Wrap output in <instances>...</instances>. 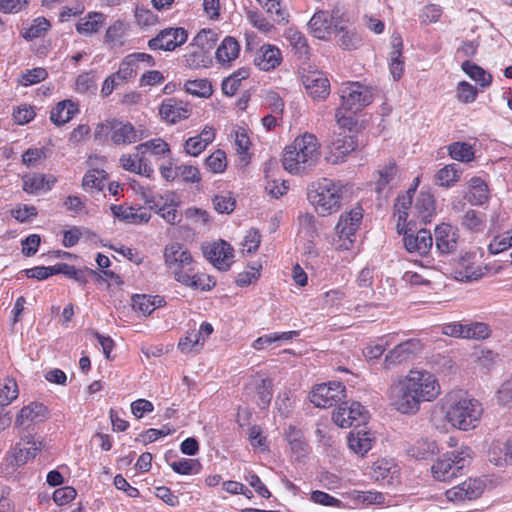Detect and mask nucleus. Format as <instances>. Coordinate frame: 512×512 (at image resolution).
<instances>
[{
    "mask_svg": "<svg viewBox=\"0 0 512 512\" xmlns=\"http://www.w3.org/2000/svg\"><path fill=\"white\" fill-rule=\"evenodd\" d=\"M203 342L196 330L187 332V335L180 339L178 347L182 352H190L192 350H198V347H202Z\"/></svg>",
    "mask_w": 512,
    "mask_h": 512,
    "instance_id": "60",
    "label": "nucleus"
},
{
    "mask_svg": "<svg viewBox=\"0 0 512 512\" xmlns=\"http://www.w3.org/2000/svg\"><path fill=\"white\" fill-rule=\"evenodd\" d=\"M217 41V34L212 30H201L194 37L193 42L190 44L192 48L202 52L203 54L213 48Z\"/></svg>",
    "mask_w": 512,
    "mask_h": 512,
    "instance_id": "45",
    "label": "nucleus"
},
{
    "mask_svg": "<svg viewBox=\"0 0 512 512\" xmlns=\"http://www.w3.org/2000/svg\"><path fill=\"white\" fill-rule=\"evenodd\" d=\"M136 151L142 155L151 152L154 155H164L170 153L169 145L162 139H152L135 147Z\"/></svg>",
    "mask_w": 512,
    "mask_h": 512,
    "instance_id": "50",
    "label": "nucleus"
},
{
    "mask_svg": "<svg viewBox=\"0 0 512 512\" xmlns=\"http://www.w3.org/2000/svg\"><path fill=\"white\" fill-rule=\"evenodd\" d=\"M393 50L390 54V72L394 80H399L404 72L402 59V39L400 35L393 34L391 38Z\"/></svg>",
    "mask_w": 512,
    "mask_h": 512,
    "instance_id": "31",
    "label": "nucleus"
},
{
    "mask_svg": "<svg viewBox=\"0 0 512 512\" xmlns=\"http://www.w3.org/2000/svg\"><path fill=\"white\" fill-rule=\"evenodd\" d=\"M240 51L238 41L231 37H225L216 50L215 57L219 63L225 64L235 60Z\"/></svg>",
    "mask_w": 512,
    "mask_h": 512,
    "instance_id": "32",
    "label": "nucleus"
},
{
    "mask_svg": "<svg viewBox=\"0 0 512 512\" xmlns=\"http://www.w3.org/2000/svg\"><path fill=\"white\" fill-rule=\"evenodd\" d=\"M165 263L176 281L187 282L189 274L194 272L191 253L180 243L167 245L164 250Z\"/></svg>",
    "mask_w": 512,
    "mask_h": 512,
    "instance_id": "5",
    "label": "nucleus"
},
{
    "mask_svg": "<svg viewBox=\"0 0 512 512\" xmlns=\"http://www.w3.org/2000/svg\"><path fill=\"white\" fill-rule=\"evenodd\" d=\"M471 458L472 450L468 446L446 452L431 466L432 475L436 480L449 481L462 473Z\"/></svg>",
    "mask_w": 512,
    "mask_h": 512,
    "instance_id": "4",
    "label": "nucleus"
},
{
    "mask_svg": "<svg viewBox=\"0 0 512 512\" xmlns=\"http://www.w3.org/2000/svg\"><path fill=\"white\" fill-rule=\"evenodd\" d=\"M356 146L355 136L346 130L334 131L329 144L330 151L336 159L345 157L354 151Z\"/></svg>",
    "mask_w": 512,
    "mask_h": 512,
    "instance_id": "24",
    "label": "nucleus"
},
{
    "mask_svg": "<svg viewBox=\"0 0 512 512\" xmlns=\"http://www.w3.org/2000/svg\"><path fill=\"white\" fill-rule=\"evenodd\" d=\"M106 176L107 174L104 170H89L83 177L82 186L84 189L102 190Z\"/></svg>",
    "mask_w": 512,
    "mask_h": 512,
    "instance_id": "52",
    "label": "nucleus"
},
{
    "mask_svg": "<svg viewBox=\"0 0 512 512\" xmlns=\"http://www.w3.org/2000/svg\"><path fill=\"white\" fill-rule=\"evenodd\" d=\"M302 83L307 94L316 101L325 100L330 94V82L323 72L313 70L302 75Z\"/></svg>",
    "mask_w": 512,
    "mask_h": 512,
    "instance_id": "16",
    "label": "nucleus"
},
{
    "mask_svg": "<svg viewBox=\"0 0 512 512\" xmlns=\"http://www.w3.org/2000/svg\"><path fill=\"white\" fill-rule=\"evenodd\" d=\"M47 418V408L38 402L24 406L15 420V427L28 429L31 425L42 422Z\"/></svg>",
    "mask_w": 512,
    "mask_h": 512,
    "instance_id": "20",
    "label": "nucleus"
},
{
    "mask_svg": "<svg viewBox=\"0 0 512 512\" xmlns=\"http://www.w3.org/2000/svg\"><path fill=\"white\" fill-rule=\"evenodd\" d=\"M131 304L134 310L142 312L143 315H150L156 308L162 307L165 301L159 295L135 294L131 298Z\"/></svg>",
    "mask_w": 512,
    "mask_h": 512,
    "instance_id": "30",
    "label": "nucleus"
},
{
    "mask_svg": "<svg viewBox=\"0 0 512 512\" xmlns=\"http://www.w3.org/2000/svg\"><path fill=\"white\" fill-rule=\"evenodd\" d=\"M461 68L463 72L469 78L476 81L481 88L489 87L492 84V75L476 63L466 60L462 63Z\"/></svg>",
    "mask_w": 512,
    "mask_h": 512,
    "instance_id": "37",
    "label": "nucleus"
},
{
    "mask_svg": "<svg viewBox=\"0 0 512 512\" xmlns=\"http://www.w3.org/2000/svg\"><path fill=\"white\" fill-rule=\"evenodd\" d=\"M126 29V24L123 21H115L106 30L105 41L113 46H122Z\"/></svg>",
    "mask_w": 512,
    "mask_h": 512,
    "instance_id": "47",
    "label": "nucleus"
},
{
    "mask_svg": "<svg viewBox=\"0 0 512 512\" xmlns=\"http://www.w3.org/2000/svg\"><path fill=\"white\" fill-rule=\"evenodd\" d=\"M342 108L349 111H360L373 101L372 89L360 82H349L342 86Z\"/></svg>",
    "mask_w": 512,
    "mask_h": 512,
    "instance_id": "10",
    "label": "nucleus"
},
{
    "mask_svg": "<svg viewBox=\"0 0 512 512\" xmlns=\"http://www.w3.org/2000/svg\"><path fill=\"white\" fill-rule=\"evenodd\" d=\"M186 40L187 32L184 28H166L148 41V47L152 50L172 51Z\"/></svg>",
    "mask_w": 512,
    "mask_h": 512,
    "instance_id": "15",
    "label": "nucleus"
},
{
    "mask_svg": "<svg viewBox=\"0 0 512 512\" xmlns=\"http://www.w3.org/2000/svg\"><path fill=\"white\" fill-rule=\"evenodd\" d=\"M273 384L270 379H261L259 384L256 386V392L259 397V406L261 408H266L269 406L272 395H273Z\"/></svg>",
    "mask_w": 512,
    "mask_h": 512,
    "instance_id": "58",
    "label": "nucleus"
},
{
    "mask_svg": "<svg viewBox=\"0 0 512 512\" xmlns=\"http://www.w3.org/2000/svg\"><path fill=\"white\" fill-rule=\"evenodd\" d=\"M338 10H333L331 14L328 11L320 10L316 12L310 19L308 27L314 37L326 40L332 31L337 33L344 30L341 17Z\"/></svg>",
    "mask_w": 512,
    "mask_h": 512,
    "instance_id": "11",
    "label": "nucleus"
},
{
    "mask_svg": "<svg viewBox=\"0 0 512 512\" xmlns=\"http://www.w3.org/2000/svg\"><path fill=\"white\" fill-rule=\"evenodd\" d=\"M181 284L194 288L200 289L202 291H209L215 286V281L205 274H189V279L187 282H180Z\"/></svg>",
    "mask_w": 512,
    "mask_h": 512,
    "instance_id": "53",
    "label": "nucleus"
},
{
    "mask_svg": "<svg viewBox=\"0 0 512 512\" xmlns=\"http://www.w3.org/2000/svg\"><path fill=\"white\" fill-rule=\"evenodd\" d=\"M484 223L485 215L475 210L466 211L461 221L462 226L472 232L482 231Z\"/></svg>",
    "mask_w": 512,
    "mask_h": 512,
    "instance_id": "49",
    "label": "nucleus"
},
{
    "mask_svg": "<svg viewBox=\"0 0 512 512\" xmlns=\"http://www.w3.org/2000/svg\"><path fill=\"white\" fill-rule=\"evenodd\" d=\"M435 214V201L433 196L427 192H421L415 201L411 215L420 222L429 223Z\"/></svg>",
    "mask_w": 512,
    "mask_h": 512,
    "instance_id": "28",
    "label": "nucleus"
},
{
    "mask_svg": "<svg viewBox=\"0 0 512 512\" xmlns=\"http://www.w3.org/2000/svg\"><path fill=\"white\" fill-rule=\"evenodd\" d=\"M491 330L488 324L483 322H472L465 324L466 339L483 340L489 337Z\"/></svg>",
    "mask_w": 512,
    "mask_h": 512,
    "instance_id": "55",
    "label": "nucleus"
},
{
    "mask_svg": "<svg viewBox=\"0 0 512 512\" xmlns=\"http://www.w3.org/2000/svg\"><path fill=\"white\" fill-rule=\"evenodd\" d=\"M141 139L142 132L136 130L131 123L113 119L111 141L115 145H128Z\"/></svg>",
    "mask_w": 512,
    "mask_h": 512,
    "instance_id": "23",
    "label": "nucleus"
},
{
    "mask_svg": "<svg viewBox=\"0 0 512 512\" xmlns=\"http://www.w3.org/2000/svg\"><path fill=\"white\" fill-rule=\"evenodd\" d=\"M266 12L271 16L273 21L278 24H286L289 21V12L281 3V0H256Z\"/></svg>",
    "mask_w": 512,
    "mask_h": 512,
    "instance_id": "38",
    "label": "nucleus"
},
{
    "mask_svg": "<svg viewBox=\"0 0 512 512\" xmlns=\"http://www.w3.org/2000/svg\"><path fill=\"white\" fill-rule=\"evenodd\" d=\"M282 60L280 50L274 45H263L257 52L254 63L260 70L269 71L280 65Z\"/></svg>",
    "mask_w": 512,
    "mask_h": 512,
    "instance_id": "27",
    "label": "nucleus"
},
{
    "mask_svg": "<svg viewBox=\"0 0 512 512\" xmlns=\"http://www.w3.org/2000/svg\"><path fill=\"white\" fill-rule=\"evenodd\" d=\"M159 114L162 119L174 124L180 120L189 118L191 111L182 101L170 98L163 101L159 109Z\"/></svg>",
    "mask_w": 512,
    "mask_h": 512,
    "instance_id": "25",
    "label": "nucleus"
},
{
    "mask_svg": "<svg viewBox=\"0 0 512 512\" xmlns=\"http://www.w3.org/2000/svg\"><path fill=\"white\" fill-rule=\"evenodd\" d=\"M368 419L367 410L359 402H342L332 414L333 422L341 428L357 429L365 425Z\"/></svg>",
    "mask_w": 512,
    "mask_h": 512,
    "instance_id": "9",
    "label": "nucleus"
},
{
    "mask_svg": "<svg viewBox=\"0 0 512 512\" xmlns=\"http://www.w3.org/2000/svg\"><path fill=\"white\" fill-rule=\"evenodd\" d=\"M286 37L289 40L291 46L296 50V52L302 57L307 56L309 53V46L307 43V39L305 36L293 29H289L286 33Z\"/></svg>",
    "mask_w": 512,
    "mask_h": 512,
    "instance_id": "54",
    "label": "nucleus"
},
{
    "mask_svg": "<svg viewBox=\"0 0 512 512\" xmlns=\"http://www.w3.org/2000/svg\"><path fill=\"white\" fill-rule=\"evenodd\" d=\"M299 225L304 230L308 237L314 238L318 234V227L316 219L312 214L304 213L298 217Z\"/></svg>",
    "mask_w": 512,
    "mask_h": 512,
    "instance_id": "62",
    "label": "nucleus"
},
{
    "mask_svg": "<svg viewBox=\"0 0 512 512\" xmlns=\"http://www.w3.org/2000/svg\"><path fill=\"white\" fill-rule=\"evenodd\" d=\"M43 447L42 441L35 438L33 434L21 435L20 441L13 448V461L17 466H22L28 460L36 457Z\"/></svg>",
    "mask_w": 512,
    "mask_h": 512,
    "instance_id": "17",
    "label": "nucleus"
},
{
    "mask_svg": "<svg viewBox=\"0 0 512 512\" xmlns=\"http://www.w3.org/2000/svg\"><path fill=\"white\" fill-rule=\"evenodd\" d=\"M234 250L232 246L224 241L219 240L203 247V254L217 269L227 271L232 262Z\"/></svg>",
    "mask_w": 512,
    "mask_h": 512,
    "instance_id": "14",
    "label": "nucleus"
},
{
    "mask_svg": "<svg viewBox=\"0 0 512 512\" xmlns=\"http://www.w3.org/2000/svg\"><path fill=\"white\" fill-rule=\"evenodd\" d=\"M307 196L316 212L326 216L339 209L342 198L341 187L338 183L323 178L310 186Z\"/></svg>",
    "mask_w": 512,
    "mask_h": 512,
    "instance_id": "3",
    "label": "nucleus"
},
{
    "mask_svg": "<svg viewBox=\"0 0 512 512\" xmlns=\"http://www.w3.org/2000/svg\"><path fill=\"white\" fill-rule=\"evenodd\" d=\"M345 397V386L340 382L319 384L310 393V401L319 408L331 407Z\"/></svg>",
    "mask_w": 512,
    "mask_h": 512,
    "instance_id": "12",
    "label": "nucleus"
},
{
    "mask_svg": "<svg viewBox=\"0 0 512 512\" xmlns=\"http://www.w3.org/2000/svg\"><path fill=\"white\" fill-rule=\"evenodd\" d=\"M378 179L375 182V190L381 194L387 186L393 184L397 175V166L395 162H389L382 169L378 170Z\"/></svg>",
    "mask_w": 512,
    "mask_h": 512,
    "instance_id": "43",
    "label": "nucleus"
},
{
    "mask_svg": "<svg viewBox=\"0 0 512 512\" xmlns=\"http://www.w3.org/2000/svg\"><path fill=\"white\" fill-rule=\"evenodd\" d=\"M473 255L465 253L455 260L454 278L458 281L469 282L482 277L483 272L479 266L471 261Z\"/></svg>",
    "mask_w": 512,
    "mask_h": 512,
    "instance_id": "21",
    "label": "nucleus"
},
{
    "mask_svg": "<svg viewBox=\"0 0 512 512\" xmlns=\"http://www.w3.org/2000/svg\"><path fill=\"white\" fill-rule=\"evenodd\" d=\"M403 242L405 249L410 253L425 255L433 245V238L429 230L420 229L415 235L403 229Z\"/></svg>",
    "mask_w": 512,
    "mask_h": 512,
    "instance_id": "19",
    "label": "nucleus"
},
{
    "mask_svg": "<svg viewBox=\"0 0 512 512\" xmlns=\"http://www.w3.org/2000/svg\"><path fill=\"white\" fill-rule=\"evenodd\" d=\"M388 395L391 405L402 414L413 415L420 409L421 402L404 378L390 386Z\"/></svg>",
    "mask_w": 512,
    "mask_h": 512,
    "instance_id": "8",
    "label": "nucleus"
},
{
    "mask_svg": "<svg viewBox=\"0 0 512 512\" xmlns=\"http://www.w3.org/2000/svg\"><path fill=\"white\" fill-rule=\"evenodd\" d=\"M76 495V490L73 487H61L54 491L53 500L57 505H65L74 500Z\"/></svg>",
    "mask_w": 512,
    "mask_h": 512,
    "instance_id": "64",
    "label": "nucleus"
},
{
    "mask_svg": "<svg viewBox=\"0 0 512 512\" xmlns=\"http://www.w3.org/2000/svg\"><path fill=\"white\" fill-rule=\"evenodd\" d=\"M55 181L54 178L50 181L46 179L45 175L39 173L25 176L23 178V190L29 194H35L44 189H51Z\"/></svg>",
    "mask_w": 512,
    "mask_h": 512,
    "instance_id": "39",
    "label": "nucleus"
},
{
    "mask_svg": "<svg viewBox=\"0 0 512 512\" xmlns=\"http://www.w3.org/2000/svg\"><path fill=\"white\" fill-rule=\"evenodd\" d=\"M404 379L420 402L433 401L441 393L437 378L426 370H410Z\"/></svg>",
    "mask_w": 512,
    "mask_h": 512,
    "instance_id": "6",
    "label": "nucleus"
},
{
    "mask_svg": "<svg viewBox=\"0 0 512 512\" xmlns=\"http://www.w3.org/2000/svg\"><path fill=\"white\" fill-rule=\"evenodd\" d=\"M478 95L477 88L467 81H461L457 85L456 98L459 102L464 104L472 103L476 100Z\"/></svg>",
    "mask_w": 512,
    "mask_h": 512,
    "instance_id": "57",
    "label": "nucleus"
},
{
    "mask_svg": "<svg viewBox=\"0 0 512 512\" xmlns=\"http://www.w3.org/2000/svg\"><path fill=\"white\" fill-rule=\"evenodd\" d=\"M449 156L460 162H470L474 158L473 147L466 142H454L448 146Z\"/></svg>",
    "mask_w": 512,
    "mask_h": 512,
    "instance_id": "46",
    "label": "nucleus"
},
{
    "mask_svg": "<svg viewBox=\"0 0 512 512\" xmlns=\"http://www.w3.org/2000/svg\"><path fill=\"white\" fill-rule=\"evenodd\" d=\"M444 408L447 421L462 431L476 428L483 414L482 404L461 390L445 396Z\"/></svg>",
    "mask_w": 512,
    "mask_h": 512,
    "instance_id": "1",
    "label": "nucleus"
},
{
    "mask_svg": "<svg viewBox=\"0 0 512 512\" xmlns=\"http://www.w3.org/2000/svg\"><path fill=\"white\" fill-rule=\"evenodd\" d=\"M57 274H64L68 278H71L78 282L80 285H85L87 282V275H96V271L92 269H77L72 265L66 263L57 264Z\"/></svg>",
    "mask_w": 512,
    "mask_h": 512,
    "instance_id": "41",
    "label": "nucleus"
},
{
    "mask_svg": "<svg viewBox=\"0 0 512 512\" xmlns=\"http://www.w3.org/2000/svg\"><path fill=\"white\" fill-rule=\"evenodd\" d=\"M319 143L315 135L305 133L284 149L283 168L292 174H301L314 167L320 157Z\"/></svg>",
    "mask_w": 512,
    "mask_h": 512,
    "instance_id": "2",
    "label": "nucleus"
},
{
    "mask_svg": "<svg viewBox=\"0 0 512 512\" xmlns=\"http://www.w3.org/2000/svg\"><path fill=\"white\" fill-rule=\"evenodd\" d=\"M348 446L353 452L364 455L372 448V438L364 429L353 430L348 435Z\"/></svg>",
    "mask_w": 512,
    "mask_h": 512,
    "instance_id": "35",
    "label": "nucleus"
},
{
    "mask_svg": "<svg viewBox=\"0 0 512 512\" xmlns=\"http://www.w3.org/2000/svg\"><path fill=\"white\" fill-rule=\"evenodd\" d=\"M110 210L114 217L130 224L147 223L151 218L150 213L142 211L140 208L135 209L133 207L125 205L113 204L110 206Z\"/></svg>",
    "mask_w": 512,
    "mask_h": 512,
    "instance_id": "29",
    "label": "nucleus"
},
{
    "mask_svg": "<svg viewBox=\"0 0 512 512\" xmlns=\"http://www.w3.org/2000/svg\"><path fill=\"white\" fill-rule=\"evenodd\" d=\"M76 112H78L77 106L71 100H63L52 109L50 120L60 126L69 122Z\"/></svg>",
    "mask_w": 512,
    "mask_h": 512,
    "instance_id": "34",
    "label": "nucleus"
},
{
    "mask_svg": "<svg viewBox=\"0 0 512 512\" xmlns=\"http://www.w3.org/2000/svg\"><path fill=\"white\" fill-rule=\"evenodd\" d=\"M138 66L133 62V58L127 55L120 63L118 71L115 73L120 81H125L134 77L137 74Z\"/></svg>",
    "mask_w": 512,
    "mask_h": 512,
    "instance_id": "61",
    "label": "nucleus"
},
{
    "mask_svg": "<svg viewBox=\"0 0 512 512\" xmlns=\"http://www.w3.org/2000/svg\"><path fill=\"white\" fill-rule=\"evenodd\" d=\"M483 492L482 482L477 479H468L445 492L450 502H462L478 498Z\"/></svg>",
    "mask_w": 512,
    "mask_h": 512,
    "instance_id": "18",
    "label": "nucleus"
},
{
    "mask_svg": "<svg viewBox=\"0 0 512 512\" xmlns=\"http://www.w3.org/2000/svg\"><path fill=\"white\" fill-rule=\"evenodd\" d=\"M424 348L422 341L418 338L408 339L399 343L391 349L384 359V368L389 369L391 366L402 364L419 355Z\"/></svg>",
    "mask_w": 512,
    "mask_h": 512,
    "instance_id": "13",
    "label": "nucleus"
},
{
    "mask_svg": "<svg viewBox=\"0 0 512 512\" xmlns=\"http://www.w3.org/2000/svg\"><path fill=\"white\" fill-rule=\"evenodd\" d=\"M436 248L441 254H450L457 249L458 234L449 224H441L435 229Z\"/></svg>",
    "mask_w": 512,
    "mask_h": 512,
    "instance_id": "22",
    "label": "nucleus"
},
{
    "mask_svg": "<svg viewBox=\"0 0 512 512\" xmlns=\"http://www.w3.org/2000/svg\"><path fill=\"white\" fill-rule=\"evenodd\" d=\"M50 22L44 17H38L21 30V36L30 41L44 35L50 28Z\"/></svg>",
    "mask_w": 512,
    "mask_h": 512,
    "instance_id": "42",
    "label": "nucleus"
},
{
    "mask_svg": "<svg viewBox=\"0 0 512 512\" xmlns=\"http://www.w3.org/2000/svg\"><path fill=\"white\" fill-rule=\"evenodd\" d=\"M436 448L435 442L420 439L407 449V453L415 459H428L435 453Z\"/></svg>",
    "mask_w": 512,
    "mask_h": 512,
    "instance_id": "44",
    "label": "nucleus"
},
{
    "mask_svg": "<svg viewBox=\"0 0 512 512\" xmlns=\"http://www.w3.org/2000/svg\"><path fill=\"white\" fill-rule=\"evenodd\" d=\"M172 470L181 475H190L198 473L201 468V464L196 459H181L174 461L170 464Z\"/></svg>",
    "mask_w": 512,
    "mask_h": 512,
    "instance_id": "56",
    "label": "nucleus"
},
{
    "mask_svg": "<svg viewBox=\"0 0 512 512\" xmlns=\"http://www.w3.org/2000/svg\"><path fill=\"white\" fill-rule=\"evenodd\" d=\"M419 178L415 179L414 187L410 188L406 195L399 196L394 204V215L397 216V231L401 234L403 229L405 228V224L409 214H411L412 208V198L413 194L418 186Z\"/></svg>",
    "mask_w": 512,
    "mask_h": 512,
    "instance_id": "26",
    "label": "nucleus"
},
{
    "mask_svg": "<svg viewBox=\"0 0 512 512\" xmlns=\"http://www.w3.org/2000/svg\"><path fill=\"white\" fill-rule=\"evenodd\" d=\"M469 188L470 190L466 195V199L472 205H481L488 200V186L481 178H471L469 181Z\"/></svg>",
    "mask_w": 512,
    "mask_h": 512,
    "instance_id": "36",
    "label": "nucleus"
},
{
    "mask_svg": "<svg viewBox=\"0 0 512 512\" xmlns=\"http://www.w3.org/2000/svg\"><path fill=\"white\" fill-rule=\"evenodd\" d=\"M363 218L362 208L355 207L343 213L335 227L338 239L335 240L336 249L349 250L354 243V235Z\"/></svg>",
    "mask_w": 512,
    "mask_h": 512,
    "instance_id": "7",
    "label": "nucleus"
},
{
    "mask_svg": "<svg viewBox=\"0 0 512 512\" xmlns=\"http://www.w3.org/2000/svg\"><path fill=\"white\" fill-rule=\"evenodd\" d=\"M461 170L456 164H449L441 168L435 175L436 183L442 187H451L459 179Z\"/></svg>",
    "mask_w": 512,
    "mask_h": 512,
    "instance_id": "40",
    "label": "nucleus"
},
{
    "mask_svg": "<svg viewBox=\"0 0 512 512\" xmlns=\"http://www.w3.org/2000/svg\"><path fill=\"white\" fill-rule=\"evenodd\" d=\"M18 385L14 379L6 378L0 385V406H8L18 397Z\"/></svg>",
    "mask_w": 512,
    "mask_h": 512,
    "instance_id": "51",
    "label": "nucleus"
},
{
    "mask_svg": "<svg viewBox=\"0 0 512 512\" xmlns=\"http://www.w3.org/2000/svg\"><path fill=\"white\" fill-rule=\"evenodd\" d=\"M186 91L199 97H210L213 89L207 79L187 80L184 85Z\"/></svg>",
    "mask_w": 512,
    "mask_h": 512,
    "instance_id": "48",
    "label": "nucleus"
},
{
    "mask_svg": "<svg viewBox=\"0 0 512 512\" xmlns=\"http://www.w3.org/2000/svg\"><path fill=\"white\" fill-rule=\"evenodd\" d=\"M105 21V15L100 12H90L79 19L76 24V31L81 35L97 33Z\"/></svg>",
    "mask_w": 512,
    "mask_h": 512,
    "instance_id": "33",
    "label": "nucleus"
},
{
    "mask_svg": "<svg viewBox=\"0 0 512 512\" xmlns=\"http://www.w3.org/2000/svg\"><path fill=\"white\" fill-rule=\"evenodd\" d=\"M135 18L138 25L142 27L155 25L158 21V16L154 14L151 10L137 7L135 10Z\"/></svg>",
    "mask_w": 512,
    "mask_h": 512,
    "instance_id": "63",
    "label": "nucleus"
},
{
    "mask_svg": "<svg viewBox=\"0 0 512 512\" xmlns=\"http://www.w3.org/2000/svg\"><path fill=\"white\" fill-rule=\"evenodd\" d=\"M205 163L213 173H222L227 166L226 154L222 150H216L206 158Z\"/></svg>",
    "mask_w": 512,
    "mask_h": 512,
    "instance_id": "59",
    "label": "nucleus"
}]
</instances>
